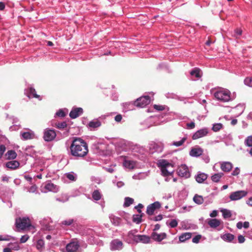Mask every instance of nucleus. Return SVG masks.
Wrapping results in <instances>:
<instances>
[{"label": "nucleus", "instance_id": "nucleus-20", "mask_svg": "<svg viewBox=\"0 0 252 252\" xmlns=\"http://www.w3.org/2000/svg\"><path fill=\"white\" fill-rule=\"evenodd\" d=\"M221 169L224 172L230 171L232 168V164L229 162H225L221 164Z\"/></svg>", "mask_w": 252, "mask_h": 252}, {"label": "nucleus", "instance_id": "nucleus-14", "mask_svg": "<svg viewBox=\"0 0 252 252\" xmlns=\"http://www.w3.org/2000/svg\"><path fill=\"white\" fill-rule=\"evenodd\" d=\"M208 130L206 128H203L197 131L192 135V139L196 140L206 136L208 134Z\"/></svg>", "mask_w": 252, "mask_h": 252}, {"label": "nucleus", "instance_id": "nucleus-26", "mask_svg": "<svg viewBox=\"0 0 252 252\" xmlns=\"http://www.w3.org/2000/svg\"><path fill=\"white\" fill-rule=\"evenodd\" d=\"M6 156H7V159H15L17 157V154L14 150H9L8 151L6 154H5Z\"/></svg>", "mask_w": 252, "mask_h": 252}, {"label": "nucleus", "instance_id": "nucleus-3", "mask_svg": "<svg viewBox=\"0 0 252 252\" xmlns=\"http://www.w3.org/2000/svg\"><path fill=\"white\" fill-rule=\"evenodd\" d=\"M15 225L18 229L23 230H25L27 228H29L31 227H32L30 220L29 218H19L16 219Z\"/></svg>", "mask_w": 252, "mask_h": 252}, {"label": "nucleus", "instance_id": "nucleus-60", "mask_svg": "<svg viewBox=\"0 0 252 252\" xmlns=\"http://www.w3.org/2000/svg\"><path fill=\"white\" fill-rule=\"evenodd\" d=\"M218 215V212L216 210H214L210 215V216L211 217H212V218H214V217H215L217 216Z\"/></svg>", "mask_w": 252, "mask_h": 252}, {"label": "nucleus", "instance_id": "nucleus-55", "mask_svg": "<svg viewBox=\"0 0 252 252\" xmlns=\"http://www.w3.org/2000/svg\"><path fill=\"white\" fill-rule=\"evenodd\" d=\"M187 126L188 128L192 129V128H194V127H195V124L194 122H191L190 123H188L187 124Z\"/></svg>", "mask_w": 252, "mask_h": 252}, {"label": "nucleus", "instance_id": "nucleus-52", "mask_svg": "<svg viewBox=\"0 0 252 252\" xmlns=\"http://www.w3.org/2000/svg\"><path fill=\"white\" fill-rule=\"evenodd\" d=\"M135 232H136L135 230H132V231H129L128 233V234H127L128 237H129L130 238H132L133 239L134 236H136V235H134Z\"/></svg>", "mask_w": 252, "mask_h": 252}, {"label": "nucleus", "instance_id": "nucleus-59", "mask_svg": "<svg viewBox=\"0 0 252 252\" xmlns=\"http://www.w3.org/2000/svg\"><path fill=\"white\" fill-rule=\"evenodd\" d=\"M143 207V205L142 204H139L137 206L135 207V208L137 209L138 212L139 213H141V210L140 209Z\"/></svg>", "mask_w": 252, "mask_h": 252}, {"label": "nucleus", "instance_id": "nucleus-39", "mask_svg": "<svg viewBox=\"0 0 252 252\" xmlns=\"http://www.w3.org/2000/svg\"><path fill=\"white\" fill-rule=\"evenodd\" d=\"M44 245V243L43 240L40 239L37 242L36 248L38 250H41L43 246Z\"/></svg>", "mask_w": 252, "mask_h": 252}, {"label": "nucleus", "instance_id": "nucleus-42", "mask_svg": "<svg viewBox=\"0 0 252 252\" xmlns=\"http://www.w3.org/2000/svg\"><path fill=\"white\" fill-rule=\"evenodd\" d=\"M69 197L65 195L64 196H63L61 197L57 198V200L59 202H65L68 200Z\"/></svg>", "mask_w": 252, "mask_h": 252}, {"label": "nucleus", "instance_id": "nucleus-50", "mask_svg": "<svg viewBox=\"0 0 252 252\" xmlns=\"http://www.w3.org/2000/svg\"><path fill=\"white\" fill-rule=\"evenodd\" d=\"M29 236L28 235L22 236L20 239V243H24L29 239Z\"/></svg>", "mask_w": 252, "mask_h": 252}, {"label": "nucleus", "instance_id": "nucleus-27", "mask_svg": "<svg viewBox=\"0 0 252 252\" xmlns=\"http://www.w3.org/2000/svg\"><path fill=\"white\" fill-rule=\"evenodd\" d=\"M124 165L128 169H133L135 166V162L131 160H125Z\"/></svg>", "mask_w": 252, "mask_h": 252}, {"label": "nucleus", "instance_id": "nucleus-37", "mask_svg": "<svg viewBox=\"0 0 252 252\" xmlns=\"http://www.w3.org/2000/svg\"><path fill=\"white\" fill-rule=\"evenodd\" d=\"M222 127V125L221 124L217 123L213 125L212 130L215 132H217L219 131Z\"/></svg>", "mask_w": 252, "mask_h": 252}, {"label": "nucleus", "instance_id": "nucleus-61", "mask_svg": "<svg viewBox=\"0 0 252 252\" xmlns=\"http://www.w3.org/2000/svg\"><path fill=\"white\" fill-rule=\"evenodd\" d=\"M237 227L238 229H241L242 227L243 226V223L241 221H239L237 223Z\"/></svg>", "mask_w": 252, "mask_h": 252}, {"label": "nucleus", "instance_id": "nucleus-25", "mask_svg": "<svg viewBox=\"0 0 252 252\" xmlns=\"http://www.w3.org/2000/svg\"><path fill=\"white\" fill-rule=\"evenodd\" d=\"M193 201L197 204H202L204 202V199L201 195L195 194L193 198Z\"/></svg>", "mask_w": 252, "mask_h": 252}, {"label": "nucleus", "instance_id": "nucleus-35", "mask_svg": "<svg viewBox=\"0 0 252 252\" xmlns=\"http://www.w3.org/2000/svg\"><path fill=\"white\" fill-rule=\"evenodd\" d=\"M142 216L143 214H141L140 215H134L132 219L133 221L138 224L140 223L142 221Z\"/></svg>", "mask_w": 252, "mask_h": 252}, {"label": "nucleus", "instance_id": "nucleus-38", "mask_svg": "<svg viewBox=\"0 0 252 252\" xmlns=\"http://www.w3.org/2000/svg\"><path fill=\"white\" fill-rule=\"evenodd\" d=\"M121 220L120 218L118 217H113L111 218V222L113 223L115 225H119L121 222Z\"/></svg>", "mask_w": 252, "mask_h": 252}, {"label": "nucleus", "instance_id": "nucleus-32", "mask_svg": "<svg viewBox=\"0 0 252 252\" xmlns=\"http://www.w3.org/2000/svg\"><path fill=\"white\" fill-rule=\"evenodd\" d=\"M200 69L199 68H195L190 71V74L192 76L195 75L196 78H200L201 76L200 74Z\"/></svg>", "mask_w": 252, "mask_h": 252}, {"label": "nucleus", "instance_id": "nucleus-45", "mask_svg": "<svg viewBox=\"0 0 252 252\" xmlns=\"http://www.w3.org/2000/svg\"><path fill=\"white\" fill-rule=\"evenodd\" d=\"M201 238V235H196L192 240V241L194 243H198L199 242V240Z\"/></svg>", "mask_w": 252, "mask_h": 252}, {"label": "nucleus", "instance_id": "nucleus-9", "mask_svg": "<svg viewBox=\"0 0 252 252\" xmlns=\"http://www.w3.org/2000/svg\"><path fill=\"white\" fill-rule=\"evenodd\" d=\"M247 194V192L243 190L237 191L232 192L229 197L231 200H239L242 197L245 196Z\"/></svg>", "mask_w": 252, "mask_h": 252}, {"label": "nucleus", "instance_id": "nucleus-21", "mask_svg": "<svg viewBox=\"0 0 252 252\" xmlns=\"http://www.w3.org/2000/svg\"><path fill=\"white\" fill-rule=\"evenodd\" d=\"M22 139L25 140L32 139L33 138L34 134L30 131L24 132L21 134Z\"/></svg>", "mask_w": 252, "mask_h": 252}, {"label": "nucleus", "instance_id": "nucleus-48", "mask_svg": "<svg viewBox=\"0 0 252 252\" xmlns=\"http://www.w3.org/2000/svg\"><path fill=\"white\" fill-rule=\"evenodd\" d=\"M6 148L4 145H0V158L2 157L4 152L5 151Z\"/></svg>", "mask_w": 252, "mask_h": 252}, {"label": "nucleus", "instance_id": "nucleus-63", "mask_svg": "<svg viewBox=\"0 0 252 252\" xmlns=\"http://www.w3.org/2000/svg\"><path fill=\"white\" fill-rule=\"evenodd\" d=\"M243 225L244 228H248L249 227V222L248 221H245Z\"/></svg>", "mask_w": 252, "mask_h": 252}, {"label": "nucleus", "instance_id": "nucleus-15", "mask_svg": "<svg viewBox=\"0 0 252 252\" xmlns=\"http://www.w3.org/2000/svg\"><path fill=\"white\" fill-rule=\"evenodd\" d=\"M166 237V234L165 233H161L158 234L157 232H153L151 234V238L158 242H160Z\"/></svg>", "mask_w": 252, "mask_h": 252}, {"label": "nucleus", "instance_id": "nucleus-49", "mask_svg": "<svg viewBox=\"0 0 252 252\" xmlns=\"http://www.w3.org/2000/svg\"><path fill=\"white\" fill-rule=\"evenodd\" d=\"M56 115L60 117H64L65 116V113L63 110L60 109L56 113Z\"/></svg>", "mask_w": 252, "mask_h": 252}, {"label": "nucleus", "instance_id": "nucleus-7", "mask_svg": "<svg viewBox=\"0 0 252 252\" xmlns=\"http://www.w3.org/2000/svg\"><path fill=\"white\" fill-rule=\"evenodd\" d=\"M160 207L161 204L159 202H155L147 206L146 213L149 216H152L154 214L156 210L159 209Z\"/></svg>", "mask_w": 252, "mask_h": 252}, {"label": "nucleus", "instance_id": "nucleus-43", "mask_svg": "<svg viewBox=\"0 0 252 252\" xmlns=\"http://www.w3.org/2000/svg\"><path fill=\"white\" fill-rule=\"evenodd\" d=\"M186 140V138L184 137L181 140L178 141V142H174L173 145L177 147L180 146L183 144V143L185 142Z\"/></svg>", "mask_w": 252, "mask_h": 252}, {"label": "nucleus", "instance_id": "nucleus-41", "mask_svg": "<svg viewBox=\"0 0 252 252\" xmlns=\"http://www.w3.org/2000/svg\"><path fill=\"white\" fill-rule=\"evenodd\" d=\"M245 143L249 147L252 146V136H250L247 137L245 140Z\"/></svg>", "mask_w": 252, "mask_h": 252}, {"label": "nucleus", "instance_id": "nucleus-1", "mask_svg": "<svg viewBox=\"0 0 252 252\" xmlns=\"http://www.w3.org/2000/svg\"><path fill=\"white\" fill-rule=\"evenodd\" d=\"M70 154L77 158H84L88 153L87 143L80 138H75L70 146Z\"/></svg>", "mask_w": 252, "mask_h": 252}, {"label": "nucleus", "instance_id": "nucleus-54", "mask_svg": "<svg viewBox=\"0 0 252 252\" xmlns=\"http://www.w3.org/2000/svg\"><path fill=\"white\" fill-rule=\"evenodd\" d=\"M240 173V169L239 168L236 167L232 172V175L233 176L238 175Z\"/></svg>", "mask_w": 252, "mask_h": 252}, {"label": "nucleus", "instance_id": "nucleus-46", "mask_svg": "<svg viewBox=\"0 0 252 252\" xmlns=\"http://www.w3.org/2000/svg\"><path fill=\"white\" fill-rule=\"evenodd\" d=\"M149 219L154 221H159L162 219V216L161 215H159L153 218H150Z\"/></svg>", "mask_w": 252, "mask_h": 252}, {"label": "nucleus", "instance_id": "nucleus-11", "mask_svg": "<svg viewBox=\"0 0 252 252\" xmlns=\"http://www.w3.org/2000/svg\"><path fill=\"white\" fill-rule=\"evenodd\" d=\"M123 248V243L119 239H115L111 241V251L121 250Z\"/></svg>", "mask_w": 252, "mask_h": 252}, {"label": "nucleus", "instance_id": "nucleus-57", "mask_svg": "<svg viewBox=\"0 0 252 252\" xmlns=\"http://www.w3.org/2000/svg\"><path fill=\"white\" fill-rule=\"evenodd\" d=\"M235 33L237 35L240 36L242 34V30L241 29H236L235 30Z\"/></svg>", "mask_w": 252, "mask_h": 252}, {"label": "nucleus", "instance_id": "nucleus-40", "mask_svg": "<svg viewBox=\"0 0 252 252\" xmlns=\"http://www.w3.org/2000/svg\"><path fill=\"white\" fill-rule=\"evenodd\" d=\"M74 221L73 219H68L66 220H63L62 221L61 224L62 225H70Z\"/></svg>", "mask_w": 252, "mask_h": 252}, {"label": "nucleus", "instance_id": "nucleus-36", "mask_svg": "<svg viewBox=\"0 0 252 252\" xmlns=\"http://www.w3.org/2000/svg\"><path fill=\"white\" fill-rule=\"evenodd\" d=\"M55 126L59 129H63L67 126V124L65 122H59L55 124Z\"/></svg>", "mask_w": 252, "mask_h": 252}, {"label": "nucleus", "instance_id": "nucleus-12", "mask_svg": "<svg viewBox=\"0 0 252 252\" xmlns=\"http://www.w3.org/2000/svg\"><path fill=\"white\" fill-rule=\"evenodd\" d=\"M79 247L78 242H71L66 246V251L68 252H76Z\"/></svg>", "mask_w": 252, "mask_h": 252}, {"label": "nucleus", "instance_id": "nucleus-56", "mask_svg": "<svg viewBox=\"0 0 252 252\" xmlns=\"http://www.w3.org/2000/svg\"><path fill=\"white\" fill-rule=\"evenodd\" d=\"M66 177L71 181H74L75 180V177L74 175L71 173H68L66 175Z\"/></svg>", "mask_w": 252, "mask_h": 252}, {"label": "nucleus", "instance_id": "nucleus-58", "mask_svg": "<svg viewBox=\"0 0 252 252\" xmlns=\"http://www.w3.org/2000/svg\"><path fill=\"white\" fill-rule=\"evenodd\" d=\"M122 119V116L121 114L117 115L115 117V120L117 122H120Z\"/></svg>", "mask_w": 252, "mask_h": 252}, {"label": "nucleus", "instance_id": "nucleus-29", "mask_svg": "<svg viewBox=\"0 0 252 252\" xmlns=\"http://www.w3.org/2000/svg\"><path fill=\"white\" fill-rule=\"evenodd\" d=\"M100 125L101 123L98 120H94L89 123V127L93 128L98 127Z\"/></svg>", "mask_w": 252, "mask_h": 252}, {"label": "nucleus", "instance_id": "nucleus-33", "mask_svg": "<svg viewBox=\"0 0 252 252\" xmlns=\"http://www.w3.org/2000/svg\"><path fill=\"white\" fill-rule=\"evenodd\" d=\"M222 213L223 217L224 219L229 218L231 217L232 214L231 212L227 209H223L221 211Z\"/></svg>", "mask_w": 252, "mask_h": 252}, {"label": "nucleus", "instance_id": "nucleus-5", "mask_svg": "<svg viewBox=\"0 0 252 252\" xmlns=\"http://www.w3.org/2000/svg\"><path fill=\"white\" fill-rule=\"evenodd\" d=\"M151 101L149 96H144L140 97L136 99L134 102V105L139 107H144L148 105Z\"/></svg>", "mask_w": 252, "mask_h": 252}, {"label": "nucleus", "instance_id": "nucleus-23", "mask_svg": "<svg viewBox=\"0 0 252 252\" xmlns=\"http://www.w3.org/2000/svg\"><path fill=\"white\" fill-rule=\"evenodd\" d=\"M191 237V233L190 232H186L183 233L179 236V240L181 242H184L185 241L189 239Z\"/></svg>", "mask_w": 252, "mask_h": 252}, {"label": "nucleus", "instance_id": "nucleus-8", "mask_svg": "<svg viewBox=\"0 0 252 252\" xmlns=\"http://www.w3.org/2000/svg\"><path fill=\"white\" fill-rule=\"evenodd\" d=\"M178 174L180 176L188 178L190 176V173L188 167L186 165H181L178 169Z\"/></svg>", "mask_w": 252, "mask_h": 252}, {"label": "nucleus", "instance_id": "nucleus-18", "mask_svg": "<svg viewBox=\"0 0 252 252\" xmlns=\"http://www.w3.org/2000/svg\"><path fill=\"white\" fill-rule=\"evenodd\" d=\"M221 223V221L216 219H211L208 221V224L211 228H215L218 227Z\"/></svg>", "mask_w": 252, "mask_h": 252}, {"label": "nucleus", "instance_id": "nucleus-53", "mask_svg": "<svg viewBox=\"0 0 252 252\" xmlns=\"http://www.w3.org/2000/svg\"><path fill=\"white\" fill-rule=\"evenodd\" d=\"M238 240L239 243H243L245 242V238L243 235H239L238 237Z\"/></svg>", "mask_w": 252, "mask_h": 252}, {"label": "nucleus", "instance_id": "nucleus-28", "mask_svg": "<svg viewBox=\"0 0 252 252\" xmlns=\"http://www.w3.org/2000/svg\"><path fill=\"white\" fill-rule=\"evenodd\" d=\"M234 238V235L231 233H226L221 236L222 239L228 242H231Z\"/></svg>", "mask_w": 252, "mask_h": 252}, {"label": "nucleus", "instance_id": "nucleus-24", "mask_svg": "<svg viewBox=\"0 0 252 252\" xmlns=\"http://www.w3.org/2000/svg\"><path fill=\"white\" fill-rule=\"evenodd\" d=\"M29 94H28L27 95V96L30 98L31 96H30V95H32V96L33 97H35V98H38L39 99V100H41V98H40V96L39 95H38L36 93V91L35 90L32 88V87H31L30 89H29Z\"/></svg>", "mask_w": 252, "mask_h": 252}, {"label": "nucleus", "instance_id": "nucleus-10", "mask_svg": "<svg viewBox=\"0 0 252 252\" xmlns=\"http://www.w3.org/2000/svg\"><path fill=\"white\" fill-rule=\"evenodd\" d=\"M150 237L146 235H137L134 236L133 241L136 243L141 242L143 243H148L150 242Z\"/></svg>", "mask_w": 252, "mask_h": 252}, {"label": "nucleus", "instance_id": "nucleus-2", "mask_svg": "<svg viewBox=\"0 0 252 252\" xmlns=\"http://www.w3.org/2000/svg\"><path fill=\"white\" fill-rule=\"evenodd\" d=\"M158 166L160 168L163 176H168L171 175L173 171V166L172 164L165 159H162L158 161Z\"/></svg>", "mask_w": 252, "mask_h": 252}, {"label": "nucleus", "instance_id": "nucleus-17", "mask_svg": "<svg viewBox=\"0 0 252 252\" xmlns=\"http://www.w3.org/2000/svg\"><path fill=\"white\" fill-rule=\"evenodd\" d=\"M203 152L201 148H192L189 152V155L192 157H199L202 155Z\"/></svg>", "mask_w": 252, "mask_h": 252}, {"label": "nucleus", "instance_id": "nucleus-34", "mask_svg": "<svg viewBox=\"0 0 252 252\" xmlns=\"http://www.w3.org/2000/svg\"><path fill=\"white\" fill-rule=\"evenodd\" d=\"M134 202L133 199L130 198L129 197H126L125 199V202H124V206L125 207H128L132 204H133Z\"/></svg>", "mask_w": 252, "mask_h": 252}, {"label": "nucleus", "instance_id": "nucleus-44", "mask_svg": "<svg viewBox=\"0 0 252 252\" xmlns=\"http://www.w3.org/2000/svg\"><path fill=\"white\" fill-rule=\"evenodd\" d=\"M245 84H246L247 85L250 86V87H252V78H246L245 79Z\"/></svg>", "mask_w": 252, "mask_h": 252}, {"label": "nucleus", "instance_id": "nucleus-47", "mask_svg": "<svg viewBox=\"0 0 252 252\" xmlns=\"http://www.w3.org/2000/svg\"><path fill=\"white\" fill-rule=\"evenodd\" d=\"M169 225L171 228L176 227L178 225V221L176 220H172L170 221Z\"/></svg>", "mask_w": 252, "mask_h": 252}, {"label": "nucleus", "instance_id": "nucleus-30", "mask_svg": "<svg viewBox=\"0 0 252 252\" xmlns=\"http://www.w3.org/2000/svg\"><path fill=\"white\" fill-rule=\"evenodd\" d=\"M223 175V174L222 173L215 174L211 177V179L214 182H218Z\"/></svg>", "mask_w": 252, "mask_h": 252}, {"label": "nucleus", "instance_id": "nucleus-22", "mask_svg": "<svg viewBox=\"0 0 252 252\" xmlns=\"http://www.w3.org/2000/svg\"><path fill=\"white\" fill-rule=\"evenodd\" d=\"M207 175L205 173H199L195 177L196 181L199 183H202L207 179Z\"/></svg>", "mask_w": 252, "mask_h": 252}, {"label": "nucleus", "instance_id": "nucleus-62", "mask_svg": "<svg viewBox=\"0 0 252 252\" xmlns=\"http://www.w3.org/2000/svg\"><path fill=\"white\" fill-rule=\"evenodd\" d=\"M5 8V4L2 2H0V10H3Z\"/></svg>", "mask_w": 252, "mask_h": 252}, {"label": "nucleus", "instance_id": "nucleus-4", "mask_svg": "<svg viewBox=\"0 0 252 252\" xmlns=\"http://www.w3.org/2000/svg\"><path fill=\"white\" fill-rule=\"evenodd\" d=\"M215 97L218 99L224 102L230 99V92L228 90L219 91L214 94Z\"/></svg>", "mask_w": 252, "mask_h": 252}, {"label": "nucleus", "instance_id": "nucleus-64", "mask_svg": "<svg viewBox=\"0 0 252 252\" xmlns=\"http://www.w3.org/2000/svg\"><path fill=\"white\" fill-rule=\"evenodd\" d=\"M248 204L249 205H250V206H252V197H250V198L249 199V200H248Z\"/></svg>", "mask_w": 252, "mask_h": 252}, {"label": "nucleus", "instance_id": "nucleus-6", "mask_svg": "<svg viewBox=\"0 0 252 252\" xmlns=\"http://www.w3.org/2000/svg\"><path fill=\"white\" fill-rule=\"evenodd\" d=\"M56 136V133L54 129L46 128L44 132L43 138L45 141L49 142L53 140Z\"/></svg>", "mask_w": 252, "mask_h": 252}, {"label": "nucleus", "instance_id": "nucleus-16", "mask_svg": "<svg viewBox=\"0 0 252 252\" xmlns=\"http://www.w3.org/2000/svg\"><path fill=\"white\" fill-rule=\"evenodd\" d=\"M20 163L17 160H12L7 162L6 163V166L8 168L14 170L19 167Z\"/></svg>", "mask_w": 252, "mask_h": 252}, {"label": "nucleus", "instance_id": "nucleus-51", "mask_svg": "<svg viewBox=\"0 0 252 252\" xmlns=\"http://www.w3.org/2000/svg\"><path fill=\"white\" fill-rule=\"evenodd\" d=\"M154 108L156 110H158V111H163L165 109V108H164V107L163 106L159 105H157V104H155L154 105Z\"/></svg>", "mask_w": 252, "mask_h": 252}, {"label": "nucleus", "instance_id": "nucleus-13", "mask_svg": "<svg viewBox=\"0 0 252 252\" xmlns=\"http://www.w3.org/2000/svg\"><path fill=\"white\" fill-rule=\"evenodd\" d=\"M83 113L82 108L78 107L73 109L69 113V116L72 119H75L80 116Z\"/></svg>", "mask_w": 252, "mask_h": 252}, {"label": "nucleus", "instance_id": "nucleus-31", "mask_svg": "<svg viewBox=\"0 0 252 252\" xmlns=\"http://www.w3.org/2000/svg\"><path fill=\"white\" fill-rule=\"evenodd\" d=\"M92 197L95 200H99L101 197V195L98 190H95L92 193Z\"/></svg>", "mask_w": 252, "mask_h": 252}, {"label": "nucleus", "instance_id": "nucleus-19", "mask_svg": "<svg viewBox=\"0 0 252 252\" xmlns=\"http://www.w3.org/2000/svg\"><path fill=\"white\" fill-rule=\"evenodd\" d=\"M44 188L46 190L50 191L57 192L58 190L57 186L52 183H47Z\"/></svg>", "mask_w": 252, "mask_h": 252}]
</instances>
